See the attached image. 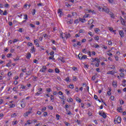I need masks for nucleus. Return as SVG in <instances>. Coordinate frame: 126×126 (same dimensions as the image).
I'll return each mask as SVG.
<instances>
[{
	"label": "nucleus",
	"mask_w": 126,
	"mask_h": 126,
	"mask_svg": "<svg viewBox=\"0 0 126 126\" xmlns=\"http://www.w3.org/2000/svg\"><path fill=\"white\" fill-rule=\"evenodd\" d=\"M75 90L76 92L78 93V87H76L75 88Z\"/></svg>",
	"instance_id": "nucleus-60"
},
{
	"label": "nucleus",
	"mask_w": 126,
	"mask_h": 126,
	"mask_svg": "<svg viewBox=\"0 0 126 126\" xmlns=\"http://www.w3.org/2000/svg\"><path fill=\"white\" fill-rule=\"evenodd\" d=\"M10 108H14L15 107V105L14 104H9Z\"/></svg>",
	"instance_id": "nucleus-27"
},
{
	"label": "nucleus",
	"mask_w": 126,
	"mask_h": 126,
	"mask_svg": "<svg viewBox=\"0 0 126 126\" xmlns=\"http://www.w3.org/2000/svg\"><path fill=\"white\" fill-rule=\"evenodd\" d=\"M13 123H14V124H13V126H15V125H17V124H18V122H17V121H14V122H13Z\"/></svg>",
	"instance_id": "nucleus-46"
},
{
	"label": "nucleus",
	"mask_w": 126,
	"mask_h": 126,
	"mask_svg": "<svg viewBox=\"0 0 126 126\" xmlns=\"http://www.w3.org/2000/svg\"><path fill=\"white\" fill-rule=\"evenodd\" d=\"M120 20L121 21V23L122 25H123L124 26L126 25V21H125V19L124 18H123V17H120Z\"/></svg>",
	"instance_id": "nucleus-2"
},
{
	"label": "nucleus",
	"mask_w": 126,
	"mask_h": 126,
	"mask_svg": "<svg viewBox=\"0 0 126 126\" xmlns=\"http://www.w3.org/2000/svg\"><path fill=\"white\" fill-rule=\"evenodd\" d=\"M4 6L5 7H8L9 6V4H8V3L5 4H4Z\"/></svg>",
	"instance_id": "nucleus-63"
},
{
	"label": "nucleus",
	"mask_w": 126,
	"mask_h": 126,
	"mask_svg": "<svg viewBox=\"0 0 126 126\" xmlns=\"http://www.w3.org/2000/svg\"><path fill=\"white\" fill-rule=\"evenodd\" d=\"M101 11H104L107 14L108 13H110V10H109V8H108L107 7L102 8Z\"/></svg>",
	"instance_id": "nucleus-1"
},
{
	"label": "nucleus",
	"mask_w": 126,
	"mask_h": 126,
	"mask_svg": "<svg viewBox=\"0 0 126 126\" xmlns=\"http://www.w3.org/2000/svg\"><path fill=\"white\" fill-rule=\"evenodd\" d=\"M64 37L66 38V39H67L68 38H70V33H68L67 34V32H65L64 33Z\"/></svg>",
	"instance_id": "nucleus-3"
},
{
	"label": "nucleus",
	"mask_w": 126,
	"mask_h": 126,
	"mask_svg": "<svg viewBox=\"0 0 126 126\" xmlns=\"http://www.w3.org/2000/svg\"><path fill=\"white\" fill-rule=\"evenodd\" d=\"M35 13H36V10L35 9H34L32 13V15H35Z\"/></svg>",
	"instance_id": "nucleus-52"
},
{
	"label": "nucleus",
	"mask_w": 126,
	"mask_h": 126,
	"mask_svg": "<svg viewBox=\"0 0 126 126\" xmlns=\"http://www.w3.org/2000/svg\"><path fill=\"white\" fill-rule=\"evenodd\" d=\"M82 53H81V54H79V55H78V58H79V59H80V60H82Z\"/></svg>",
	"instance_id": "nucleus-15"
},
{
	"label": "nucleus",
	"mask_w": 126,
	"mask_h": 126,
	"mask_svg": "<svg viewBox=\"0 0 126 126\" xmlns=\"http://www.w3.org/2000/svg\"><path fill=\"white\" fill-rule=\"evenodd\" d=\"M58 13H60V16H61V15H62L63 12H62V11L61 10V9H59L58 10Z\"/></svg>",
	"instance_id": "nucleus-31"
},
{
	"label": "nucleus",
	"mask_w": 126,
	"mask_h": 126,
	"mask_svg": "<svg viewBox=\"0 0 126 126\" xmlns=\"http://www.w3.org/2000/svg\"><path fill=\"white\" fill-rule=\"evenodd\" d=\"M31 51H32V53H33V52H35V47L34 46H33L32 48Z\"/></svg>",
	"instance_id": "nucleus-35"
},
{
	"label": "nucleus",
	"mask_w": 126,
	"mask_h": 126,
	"mask_svg": "<svg viewBox=\"0 0 126 126\" xmlns=\"http://www.w3.org/2000/svg\"><path fill=\"white\" fill-rule=\"evenodd\" d=\"M120 103L123 105L125 103V101H124L123 100H120Z\"/></svg>",
	"instance_id": "nucleus-64"
},
{
	"label": "nucleus",
	"mask_w": 126,
	"mask_h": 126,
	"mask_svg": "<svg viewBox=\"0 0 126 126\" xmlns=\"http://www.w3.org/2000/svg\"><path fill=\"white\" fill-rule=\"evenodd\" d=\"M107 74H111L112 75H114V74H115V71L113 70L109 71L107 72Z\"/></svg>",
	"instance_id": "nucleus-6"
},
{
	"label": "nucleus",
	"mask_w": 126,
	"mask_h": 126,
	"mask_svg": "<svg viewBox=\"0 0 126 126\" xmlns=\"http://www.w3.org/2000/svg\"><path fill=\"white\" fill-rule=\"evenodd\" d=\"M21 88H22V89H26V86L24 85H21Z\"/></svg>",
	"instance_id": "nucleus-42"
},
{
	"label": "nucleus",
	"mask_w": 126,
	"mask_h": 126,
	"mask_svg": "<svg viewBox=\"0 0 126 126\" xmlns=\"http://www.w3.org/2000/svg\"><path fill=\"white\" fill-rule=\"evenodd\" d=\"M47 92L50 93L51 92V88H48L46 89Z\"/></svg>",
	"instance_id": "nucleus-57"
},
{
	"label": "nucleus",
	"mask_w": 126,
	"mask_h": 126,
	"mask_svg": "<svg viewBox=\"0 0 126 126\" xmlns=\"http://www.w3.org/2000/svg\"><path fill=\"white\" fill-rule=\"evenodd\" d=\"M53 71H54V70H53L52 69H48V72L52 73V72H53Z\"/></svg>",
	"instance_id": "nucleus-56"
},
{
	"label": "nucleus",
	"mask_w": 126,
	"mask_h": 126,
	"mask_svg": "<svg viewBox=\"0 0 126 126\" xmlns=\"http://www.w3.org/2000/svg\"><path fill=\"white\" fill-rule=\"evenodd\" d=\"M48 108L50 109V110H53L54 109V107L51 105H49Z\"/></svg>",
	"instance_id": "nucleus-41"
},
{
	"label": "nucleus",
	"mask_w": 126,
	"mask_h": 126,
	"mask_svg": "<svg viewBox=\"0 0 126 126\" xmlns=\"http://www.w3.org/2000/svg\"><path fill=\"white\" fill-rule=\"evenodd\" d=\"M88 34H89V35L91 36V37H93V34H92V32H88Z\"/></svg>",
	"instance_id": "nucleus-38"
},
{
	"label": "nucleus",
	"mask_w": 126,
	"mask_h": 126,
	"mask_svg": "<svg viewBox=\"0 0 126 126\" xmlns=\"http://www.w3.org/2000/svg\"><path fill=\"white\" fill-rule=\"evenodd\" d=\"M37 115H42V112H41V111H37V113H36Z\"/></svg>",
	"instance_id": "nucleus-62"
},
{
	"label": "nucleus",
	"mask_w": 126,
	"mask_h": 126,
	"mask_svg": "<svg viewBox=\"0 0 126 126\" xmlns=\"http://www.w3.org/2000/svg\"><path fill=\"white\" fill-rule=\"evenodd\" d=\"M79 19V21H81V22L84 23V21H85V19H82L80 18Z\"/></svg>",
	"instance_id": "nucleus-24"
},
{
	"label": "nucleus",
	"mask_w": 126,
	"mask_h": 126,
	"mask_svg": "<svg viewBox=\"0 0 126 126\" xmlns=\"http://www.w3.org/2000/svg\"><path fill=\"white\" fill-rule=\"evenodd\" d=\"M69 88H70V89H73V88H74V86H73V85H70L69 86Z\"/></svg>",
	"instance_id": "nucleus-25"
},
{
	"label": "nucleus",
	"mask_w": 126,
	"mask_h": 126,
	"mask_svg": "<svg viewBox=\"0 0 126 126\" xmlns=\"http://www.w3.org/2000/svg\"><path fill=\"white\" fill-rule=\"evenodd\" d=\"M54 54H55V52L54 51H52L50 53V56H53Z\"/></svg>",
	"instance_id": "nucleus-51"
},
{
	"label": "nucleus",
	"mask_w": 126,
	"mask_h": 126,
	"mask_svg": "<svg viewBox=\"0 0 126 126\" xmlns=\"http://www.w3.org/2000/svg\"><path fill=\"white\" fill-rule=\"evenodd\" d=\"M120 75L121 77H125V74L123 72H121Z\"/></svg>",
	"instance_id": "nucleus-29"
},
{
	"label": "nucleus",
	"mask_w": 126,
	"mask_h": 126,
	"mask_svg": "<svg viewBox=\"0 0 126 126\" xmlns=\"http://www.w3.org/2000/svg\"><path fill=\"white\" fill-rule=\"evenodd\" d=\"M24 19H25L26 20H27V19H28V16L27 15V14L24 15Z\"/></svg>",
	"instance_id": "nucleus-26"
},
{
	"label": "nucleus",
	"mask_w": 126,
	"mask_h": 126,
	"mask_svg": "<svg viewBox=\"0 0 126 126\" xmlns=\"http://www.w3.org/2000/svg\"><path fill=\"white\" fill-rule=\"evenodd\" d=\"M113 86L115 88H116L117 86H118L117 82H115V81H113Z\"/></svg>",
	"instance_id": "nucleus-10"
},
{
	"label": "nucleus",
	"mask_w": 126,
	"mask_h": 126,
	"mask_svg": "<svg viewBox=\"0 0 126 126\" xmlns=\"http://www.w3.org/2000/svg\"><path fill=\"white\" fill-rule=\"evenodd\" d=\"M101 117H102L103 119H106V118H107V115H106L105 112H103Z\"/></svg>",
	"instance_id": "nucleus-14"
},
{
	"label": "nucleus",
	"mask_w": 126,
	"mask_h": 126,
	"mask_svg": "<svg viewBox=\"0 0 126 126\" xmlns=\"http://www.w3.org/2000/svg\"><path fill=\"white\" fill-rule=\"evenodd\" d=\"M99 29L98 28H95V30H94V31L95 32V33H98V32H99Z\"/></svg>",
	"instance_id": "nucleus-37"
},
{
	"label": "nucleus",
	"mask_w": 126,
	"mask_h": 126,
	"mask_svg": "<svg viewBox=\"0 0 126 126\" xmlns=\"http://www.w3.org/2000/svg\"><path fill=\"white\" fill-rule=\"evenodd\" d=\"M30 26H31V27H32V28H35V25H34L33 24H31L30 25Z\"/></svg>",
	"instance_id": "nucleus-47"
},
{
	"label": "nucleus",
	"mask_w": 126,
	"mask_h": 126,
	"mask_svg": "<svg viewBox=\"0 0 126 126\" xmlns=\"http://www.w3.org/2000/svg\"><path fill=\"white\" fill-rule=\"evenodd\" d=\"M34 43L35 44V46H37V47L40 46V45L38 43V41H37V39L34 40Z\"/></svg>",
	"instance_id": "nucleus-9"
},
{
	"label": "nucleus",
	"mask_w": 126,
	"mask_h": 126,
	"mask_svg": "<svg viewBox=\"0 0 126 126\" xmlns=\"http://www.w3.org/2000/svg\"><path fill=\"white\" fill-rule=\"evenodd\" d=\"M65 81H66L67 82H68V81H69V78L68 77L67 78H65Z\"/></svg>",
	"instance_id": "nucleus-53"
},
{
	"label": "nucleus",
	"mask_w": 126,
	"mask_h": 126,
	"mask_svg": "<svg viewBox=\"0 0 126 126\" xmlns=\"http://www.w3.org/2000/svg\"><path fill=\"white\" fill-rule=\"evenodd\" d=\"M102 8H101L100 6H97V9L98 10H100V11H102Z\"/></svg>",
	"instance_id": "nucleus-39"
},
{
	"label": "nucleus",
	"mask_w": 126,
	"mask_h": 126,
	"mask_svg": "<svg viewBox=\"0 0 126 126\" xmlns=\"http://www.w3.org/2000/svg\"><path fill=\"white\" fill-rule=\"evenodd\" d=\"M28 47H32V46H33V43H32L31 42H28Z\"/></svg>",
	"instance_id": "nucleus-20"
},
{
	"label": "nucleus",
	"mask_w": 126,
	"mask_h": 126,
	"mask_svg": "<svg viewBox=\"0 0 126 126\" xmlns=\"http://www.w3.org/2000/svg\"><path fill=\"white\" fill-rule=\"evenodd\" d=\"M59 60H60V61L62 62V63H64V60H63V57H62V58L61 59H59Z\"/></svg>",
	"instance_id": "nucleus-49"
},
{
	"label": "nucleus",
	"mask_w": 126,
	"mask_h": 126,
	"mask_svg": "<svg viewBox=\"0 0 126 126\" xmlns=\"http://www.w3.org/2000/svg\"><path fill=\"white\" fill-rule=\"evenodd\" d=\"M79 22H80L79 19H77L74 21V23H75L76 24H77V23H79Z\"/></svg>",
	"instance_id": "nucleus-19"
},
{
	"label": "nucleus",
	"mask_w": 126,
	"mask_h": 126,
	"mask_svg": "<svg viewBox=\"0 0 126 126\" xmlns=\"http://www.w3.org/2000/svg\"><path fill=\"white\" fill-rule=\"evenodd\" d=\"M17 116L16 113H13L11 115V118H14V117H16Z\"/></svg>",
	"instance_id": "nucleus-21"
},
{
	"label": "nucleus",
	"mask_w": 126,
	"mask_h": 126,
	"mask_svg": "<svg viewBox=\"0 0 126 126\" xmlns=\"http://www.w3.org/2000/svg\"><path fill=\"white\" fill-rule=\"evenodd\" d=\"M108 14H109L110 16V17H111V18H115V15H114V13L112 12H109V13H108Z\"/></svg>",
	"instance_id": "nucleus-7"
},
{
	"label": "nucleus",
	"mask_w": 126,
	"mask_h": 126,
	"mask_svg": "<svg viewBox=\"0 0 126 126\" xmlns=\"http://www.w3.org/2000/svg\"><path fill=\"white\" fill-rule=\"evenodd\" d=\"M66 111L67 115H72V114H71V112L68 110L66 109Z\"/></svg>",
	"instance_id": "nucleus-18"
},
{
	"label": "nucleus",
	"mask_w": 126,
	"mask_h": 126,
	"mask_svg": "<svg viewBox=\"0 0 126 126\" xmlns=\"http://www.w3.org/2000/svg\"><path fill=\"white\" fill-rule=\"evenodd\" d=\"M108 45H112V40H108Z\"/></svg>",
	"instance_id": "nucleus-58"
},
{
	"label": "nucleus",
	"mask_w": 126,
	"mask_h": 126,
	"mask_svg": "<svg viewBox=\"0 0 126 126\" xmlns=\"http://www.w3.org/2000/svg\"><path fill=\"white\" fill-rule=\"evenodd\" d=\"M10 63H11V60H10L8 63L6 64V66H10Z\"/></svg>",
	"instance_id": "nucleus-17"
},
{
	"label": "nucleus",
	"mask_w": 126,
	"mask_h": 126,
	"mask_svg": "<svg viewBox=\"0 0 126 126\" xmlns=\"http://www.w3.org/2000/svg\"><path fill=\"white\" fill-rule=\"evenodd\" d=\"M65 91L66 92L67 95H69V94H70V93L69 92V91H68V90L66 89V90H65Z\"/></svg>",
	"instance_id": "nucleus-30"
},
{
	"label": "nucleus",
	"mask_w": 126,
	"mask_h": 126,
	"mask_svg": "<svg viewBox=\"0 0 126 126\" xmlns=\"http://www.w3.org/2000/svg\"><path fill=\"white\" fill-rule=\"evenodd\" d=\"M19 32H20L21 33H22V28H19V29L18 30Z\"/></svg>",
	"instance_id": "nucleus-61"
},
{
	"label": "nucleus",
	"mask_w": 126,
	"mask_h": 126,
	"mask_svg": "<svg viewBox=\"0 0 126 126\" xmlns=\"http://www.w3.org/2000/svg\"><path fill=\"white\" fill-rule=\"evenodd\" d=\"M7 14V11L5 10L2 13V15H6Z\"/></svg>",
	"instance_id": "nucleus-33"
},
{
	"label": "nucleus",
	"mask_w": 126,
	"mask_h": 126,
	"mask_svg": "<svg viewBox=\"0 0 126 126\" xmlns=\"http://www.w3.org/2000/svg\"><path fill=\"white\" fill-rule=\"evenodd\" d=\"M46 69H47V67L46 66H43L41 69L40 70L41 72H45L46 71Z\"/></svg>",
	"instance_id": "nucleus-4"
},
{
	"label": "nucleus",
	"mask_w": 126,
	"mask_h": 126,
	"mask_svg": "<svg viewBox=\"0 0 126 126\" xmlns=\"http://www.w3.org/2000/svg\"><path fill=\"white\" fill-rule=\"evenodd\" d=\"M47 115H48V112H44L43 113V116H44V117H47Z\"/></svg>",
	"instance_id": "nucleus-44"
},
{
	"label": "nucleus",
	"mask_w": 126,
	"mask_h": 126,
	"mask_svg": "<svg viewBox=\"0 0 126 126\" xmlns=\"http://www.w3.org/2000/svg\"><path fill=\"white\" fill-rule=\"evenodd\" d=\"M73 80H74V81H76V80H77V78L75 76H73Z\"/></svg>",
	"instance_id": "nucleus-40"
},
{
	"label": "nucleus",
	"mask_w": 126,
	"mask_h": 126,
	"mask_svg": "<svg viewBox=\"0 0 126 126\" xmlns=\"http://www.w3.org/2000/svg\"><path fill=\"white\" fill-rule=\"evenodd\" d=\"M116 121L118 124H121V122H122V118H121V117H118Z\"/></svg>",
	"instance_id": "nucleus-8"
},
{
	"label": "nucleus",
	"mask_w": 126,
	"mask_h": 126,
	"mask_svg": "<svg viewBox=\"0 0 126 126\" xmlns=\"http://www.w3.org/2000/svg\"><path fill=\"white\" fill-rule=\"evenodd\" d=\"M92 60L94 62H97V63H100V60H99L97 58H93Z\"/></svg>",
	"instance_id": "nucleus-13"
},
{
	"label": "nucleus",
	"mask_w": 126,
	"mask_h": 126,
	"mask_svg": "<svg viewBox=\"0 0 126 126\" xmlns=\"http://www.w3.org/2000/svg\"><path fill=\"white\" fill-rule=\"evenodd\" d=\"M89 17V14H86L84 16V17H85V18H87V17Z\"/></svg>",
	"instance_id": "nucleus-50"
},
{
	"label": "nucleus",
	"mask_w": 126,
	"mask_h": 126,
	"mask_svg": "<svg viewBox=\"0 0 126 126\" xmlns=\"http://www.w3.org/2000/svg\"><path fill=\"white\" fill-rule=\"evenodd\" d=\"M21 104V107H22V108H25V103L23 102V101H22Z\"/></svg>",
	"instance_id": "nucleus-16"
},
{
	"label": "nucleus",
	"mask_w": 126,
	"mask_h": 126,
	"mask_svg": "<svg viewBox=\"0 0 126 126\" xmlns=\"http://www.w3.org/2000/svg\"><path fill=\"white\" fill-rule=\"evenodd\" d=\"M27 75H31V72L29 71L28 73H26Z\"/></svg>",
	"instance_id": "nucleus-55"
},
{
	"label": "nucleus",
	"mask_w": 126,
	"mask_h": 126,
	"mask_svg": "<svg viewBox=\"0 0 126 126\" xmlns=\"http://www.w3.org/2000/svg\"><path fill=\"white\" fill-rule=\"evenodd\" d=\"M55 72L56 73H59L60 72V69H59L58 68H56Z\"/></svg>",
	"instance_id": "nucleus-32"
},
{
	"label": "nucleus",
	"mask_w": 126,
	"mask_h": 126,
	"mask_svg": "<svg viewBox=\"0 0 126 126\" xmlns=\"http://www.w3.org/2000/svg\"><path fill=\"white\" fill-rule=\"evenodd\" d=\"M60 116L59 114H57L56 115V119H57L58 121H59V120H60Z\"/></svg>",
	"instance_id": "nucleus-28"
},
{
	"label": "nucleus",
	"mask_w": 126,
	"mask_h": 126,
	"mask_svg": "<svg viewBox=\"0 0 126 126\" xmlns=\"http://www.w3.org/2000/svg\"><path fill=\"white\" fill-rule=\"evenodd\" d=\"M18 41H19V40H18V39H15L12 41V42L13 43H16V42H18Z\"/></svg>",
	"instance_id": "nucleus-34"
},
{
	"label": "nucleus",
	"mask_w": 126,
	"mask_h": 126,
	"mask_svg": "<svg viewBox=\"0 0 126 126\" xmlns=\"http://www.w3.org/2000/svg\"><path fill=\"white\" fill-rule=\"evenodd\" d=\"M92 80H95V79H96V76H95V75L93 76L92 77Z\"/></svg>",
	"instance_id": "nucleus-45"
},
{
	"label": "nucleus",
	"mask_w": 126,
	"mask_h": 126,
	"mask_svg": "<svg viewBox=\"0 0 126 126\" xmlns=\"http://www.w3.org/2000/svg\"><path fill=\"white\" fill-rule=\"evenodd\" d=\"M26 58L28 60H30V58H31V53H28L26 55Z\"/></svg>",
	"instance_id": "nucleus-5"
},
{
	"label": "nucleus",
	"mask_w": 126,
	"mask_h": 126,
	"mask_svg": "<svg viewBox=\"0 0 126 126\" xmlns=\"http://www.w3.org/2000/svg\"><path fill=\"white\" fill-rule=\"evenodd\" d=\"M17 89H18V87H14L13 88V91H16V90Z\"/></svg>",
	"instance_id": "nucleus-54"
},
{
	"label": "nucleus",
	"mask_w": 126,
	"mask_h": 126,
	"mask_svg": "<svg viewBox=\"0 0 126 126\" xmlns=\"http://www.w3.org/2000/svg\"><path fill=\"white\" fill-rule=\"evenodd\" d=\"M119 34H120L121 37H124V32L123 31H120L119 32Z\"/></svg>",
	"instance_id": "nucleus-11"
},
{
	"label": "nucleus",
	"mask_w": 126,
	"mask_h": 126,
	"mask_svg": "<svg viewBox=\"0 0 126 126\" xmlns=\"http://www.w3.org/2000/svg\"><path fill=\"white\" fill-rule=\"evenodd\" d=\"M94 48H100V46H99V45H98V44H95L94 45Z\"/></svg>",
	"instance_id": "nucleus-59"
},
{
	"label": "nucleus",
	"mask_w": 126,
	"mask_h": 126,
	"mask_svg": "<svg viewBox=\"0 0 126 126\" xmlns=\"http://www.w3.org/2000/svg\"><path fill=\"white\" fill-rule=\"evenodd\" d=\"M46 109H47V108H46V107H44L42 109V110H41L42 112H45V111H46Z\"/></svg>",
	"instance_id": "nucleus-43"
},
{
	"label": "nucleus",
	"mask_w": 126,
	"mask_h": 126,
	"mask_svg": "<svg viewBox=\"0 0 126 126\" xmlns=\"http://www.w3.org/2000/svg\"><path fill=\"white\" fill-rule=\"evenodd\" d=\"M94 39H95L96 41H99V36H95Z\"/></svg>",
	"instance_id": "nucleus-36"
},
{
	"label": "nucleus",
	"mask_w": 126,
	"mask_h": 126,
	"mask_svg": "<svg viewBox=\"0 0 126 126\" xmlns=\"http://www.w3.org/2000/svg\"><path fill=\"white\" fill-rule=\"evenodd\" d=\"M86 59H87V56L86 55L82 56V60H86Z\"/></svg>",
	"instance_id": "nucleus-22"
},
{
	"label": "nucleus",
	"mask_w": 126,
	"mask_h": 126,
	"mask_svg": "<svg viewBox=\"0 0 126 126\" xmlns=\"http://www.w3.org/2000/svg\"><path fill=\"white\" fill-rule=\"evenodd\" d=\"M79 33H84V30H83V29L80 30Z\"/></svg>",
	"instance_id": "nucleus-48"
},
{
	"label": "nucleus",
	"mask_w": 126,
	"mask_h": 126,
	"mask_svg": "<svg viewBox=\"0 0 126 126\" xmlns=\"http://www.w3.org/2000/svg\"><path fill=\"white\" fill-rule=\"evenodd\" d=\"M117 111H119L120 112V113L123 112V109H122L121 107H119L117 108Z\"/></svg>",
	"instance_id": "nucleus-12"
},
{
	"label": "nucleus",
	"mask_w": 126,
	"mask_h": 126,
	"mask_svg": "<svg viewBox=\"0 0 126 126\" xmlns=\"http://www.w3.org/2000/svg\"><path fill=\"white\" fill-rule=\"evenodd\" d=\"M72 20H70L69 21L67 22V24H72Z\"/></svg>",
	"instance_id": "nucleus-23"
}]
</instances>
